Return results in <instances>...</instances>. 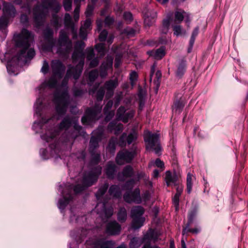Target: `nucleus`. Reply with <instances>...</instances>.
Here are the masks:
<instances>
[{
	"label": "nucleus",
	"mask_w": 248,
	"mask_h": 248,
	"mask_svg": "<svg viewBox=\"0 0 248 248\" xmlns=\"http://www.w3.org/2000/svg\"><path fill=\"white\" fill-rule=\"evenodd\" d=\"M200 232V229L199 228H193V229H190L189 227H187V226H184L183 227V230L182 234L183 235H185L188 232H191L194 234H198Z\"/></svg>",
	"instance_id": "c03bdc74"
},
{
	"label": "nucleus",
	"mask_w": 248,
	"mask_h": 248,
	"mask_svg": "<svg viewBox=\"0 0 248 248\" xmlns=\"http://www.w3.org/2000/svg\"><path fill=\"white\" fill-rule=\"evenodd\" d=\"M132 221L131 223L132 228L134 230L140 229L143 225L145 222V218L144 217H134L132 218Z\"/></svg>",
	"instance_id": "f704fd0d"
},
{
	"label": "nucleus",
	"mask_w": 248,
	"mask_h": 248,
	"mask_svg": "<svg viewBox=\"0 0 248 248\" xmlns=\"http://www.w3.org/2000/svg\"><path fill=\"white\" fill-rule=\"evenodd\" d=\"M134 175L133 167L128 165L125 166L121 172H118L117 178L118 181L124 182L126 178H131Z\"/></svg>",
	"instance_id": "f3484780"
},
{
	"label": "nucleus",
	"mask_w": 248,
	"mask_h": 248,
	"mask_svg": "<svg viewBox=\"0 0 248 248\" xmlns=\"http://www.w3.org/2000/svg\"><path fill=\"white\" fill-rule=\"evenodd\" d=\"M10 19L3 15L0 17V29H3L7 27Z\"/></svg>",
	"instance_id": "864d4df0"
},
{
	"label": "nucleus",
	"mask_w": 248,
	"mask_h": 248,
	"mask_svg": "<svg viewBox=\"0 0 248 248\" xmlns=\"http://www.w3.org/2000/svg\"><path fill=\"white\" fill-rule=\"evenodd\" d=\"M184 106L185 103L181 99H180L174 102L172 109L175 112L180 113L182 111Z\"/></svg>",
	"instance_id": "4c0bfd02"
},
{
	"label": "nucleus",
	"mask_w": 248,
	"mask_h": 248,
	"mask_svg": "<svg viewBox=\"0 0 248 248\" xmlns=\"http://www.w3.org/2000/svg\"><path fill=\"white\" fill-rule=\"evenodd\" d=\"M33 34L27 29L23 28L20 32L15 36V45L21 49L17 53L16 57L18 61L22 58L32 59L35 55L33 48H29L33 40Z\"/></svg>",
	"instance_id": "f03ea898"
},
{
	"label": "nucleus",
	"mask_w": 248,
	"mask_h": 248,
	"mask_svg": "<svg viewBox=\"0 0 248 248\" xmlns=\"http://www.w3.org/2000/svg\"><path fill=\"white\" fill-rule=\"evenodd\" d=\"M94 49L92 47H89L87 49L86 59L87 61H90L93 58H95Z\"/></svg>",
	"instance_id": "e2e57ef3"
},
{
	"label": "nucleus",
	"mask_w": 248,
	"mask_h": 248,
	"mask_svg": "<svg viewBox=\"0 0 248 248\" xmlns=\"http://www.w3.org/2000/svg\"><path fill=\"white\" fill-rule=\"evenodd\" d=\"M64 22L66 26H70L72 27L73 31L74 30V24L72 21V17L68 13H66L64 16Z\"/></svg>",
	"instance_id": "de8ad7c7"
},
{
	"label": "nucleus",
	"mask_w": 248,
	"mask_h": 248,
	"mask_svg": "<svg viewBox=\"0 0 248 248\" xmlns=\"http://www.w3.org/2000/svg\"><path fill=\"white\" fill-rule=\"evenodd\" d=\"M101 172L102 167L100 166H97L84 175L81 184L68 185L63 192V194L65 195L59 201V208L60 209H65L70 202L73 200V196L71 194L72 190L75 194L81 193L97 182Z\"/></svg>",
	"instance_id": "f257e3e1"
},
{
	"label": "nucleus",
	"mask_w": 248,
	"mask_h": 248,
	"mask_svg": "<svg viewBox=\"0 0 248 248\" xmlns=\"http://www.w3.org/2000/svg\"><path fill=\"white\" fill-rule=\"evenodd\" d=\"M126 143V133L124 132L120 136L118 144L120 146L124 147Z\"/></svg>",
	"instance_id": "052dcab7"
},
{
	"label": "nucleus",
	"mask_w": 248,
	"mask_h": 248,
	"mask_svg": "<svg viewBox=\"0 0 248 248\" xmlns=\"http://www.w3.org/2000/svg\"><path fill=\"white\" fill-rule=\"evenodd\" d=\"M140 197L142 200V202H143L144 203H146L150 199L151 194L148 190H146L142 194L141 196Z\"/></svg>",
	"instance_id": "774afa93"
},
{
	"label": "nucleus",
	"mask_w": 248,
	"mask_h": 248,
	"mask_svg": "<svg viewBox=\"0 0 248 248\" xmlns=\"http://www.w3.org/2000/svg\"><path fill=\"white\" fill-rule=\"evenodd\" d=\"M43 6L46 9H50L54 13L52 15L50 21L51 25L56 29H58L60 24L57 13L59 12L61 6L56 0H41Z\"/></svg>",
	"instance_id": "423d86ee"
},
{
	"label": "nucleus",
	"mask_w": 248,
	"mask_h": 248,
	"mask_svg": "<svg viewBox=\"0 0 248 248\" xmlns=\"http://www.w3.org/2000/svg\"><path fill=\"white\" fill-rule=\"evenodd\" d=\"M91 155L90 164L91 165H97L101 160V155L100 153H95L93 152V153H90Z\"/></svg>",
	"instance_id": "ea45409f"
},
{
	"label": "nucleus",
	"mask_w": 248,
	"mask_h": 248,
	"mask_svg": "<svg viewBox=\"0 0 248 248\" xmlns=\"http://www.w3.org/2000/svg\"><path fill=\"white\" fill-rule=\"evenodd\" d=\"M178 177L176 175H172L170 171L166 172L165 180L168 186L171 184L176 185Z\"/></svg>",
	"instance_id": "2f4dec72"
},
{
	"label": "nucleus",
	"mask_w": 248,
	"mask_h": 248,
	"mask_svg": "<svg viewBox=\"0 0 248 248\" xmlns=\"http://www.w3.org/2000/svg\"><path fill=\"white\" fill-rule=\"evenodd\" d=\"M54 102L55 104V110L59 117L65 115L70 104L67 88L55 91L54 93Z\"/></svg>",
	"instance_id": "7ed1b4c3"
},
{
	"label": "nucleus",
	"mask_w": 248,
	"mask_h": 248,
	"mask_svg": "<svg viewBox=\"0 0 248 248\" xmlns=\"http://www.w3.org/2000/svg\"><path fill=\"white\" fill-rule=\"evenodd\" d=\"M181 196L175 194L172 198V202L175 210L177 211L179 208V199Z\"/></svg>",
	"instance_id": "0e129e2a"
},
{
	"label": "nucleus",
	"mask_w": 248,
	"mask_h": 248,
	"mask_svg": "<svg viewBox=\"0 0 248 248\" xmlns=\"http://www.w3.org/2000/svg\"><path fill=\"white\" fill-rule=\"evenodd\" d=\"M75 121H76L75 117L67 115L62 119L61 123L58 124L57 127L60 131H66L70 128Z\"/></svg>",
	"instance_id": "aec40b11"
},
{
	"label": "nucleus",
	"mask_w": 248,
	"mask_h": 248,
	"mask_svg": "<svg viewBox=\"0 0 248 248\" xmlns=\"http://www.w3.org/2000/svg\"><path fill=\"white\" fill-rule=\"evenodd\" d=\"M117 219L121 223L124 222L127 219V214L125 208L124 207H120L117 213Z\"/></svg>",
	"instance_id": "e433bc0d"
},
{
	"label": "nucleus",
	"mask_w": 248,
	"mask_h": 248,
	"mask_svg": "<svg viewBox=\"0 0 248 248\" xmlns=\"http://www.w3.org/2000/svg\"><path fill=\"white\" fill-rule=\"evenodd\" d=\"M136 33L137 31L130 27H127L125 28L123 31V33L126 35L128 37L134 36Z\"/></svg>",
	"instance_id": "603ef678"
},
{
	"label": "nucleus",
	"mask_w": 248,
	"mask_h": 248,
	"mask_svg": "<svg viewBox=\"0 0 248 248\" xmlns=\"http://www.w3.org/2000/svg\"><path fill=\"white\" fill-rule=\"evenodd\" d=\"M105 115V121L107 122L110 121L114 117L115 114V111L111 110L110 111H107L106 113H104Z\"/></svg>",
	"instance_id": "338daca9"
},
{
	"label": "nucleus",
	"mask_w": 248,
	"mask_h": 248,
	"mask_svg": "<svg viewBox=\"0 0 248 248\" xmlns=\"http://www.w3.org/2000/svg\"><path fill=\"white\" fill-rule=\"evenodd\" d=\"M116 171V165L112 162H108L107 165L105 170L107 177L109 179H113L115 177Z\"/></svg>",
	"instance_id": "cd10ccee"
},
{
	"label": "nucleus",
	"mask_w": 248,
	"mask_h": 248,
	"mask_svg": "<svg viewBox=\"0 0 248 248\" xmlns=\"http://www.w3.org/2000/svg\"><path fill=\"white\" fill-rule=\"evenodd\" d=\"M118 142L117 138L112 137L109 140L108 145L107 147V151L113 155L116 150V145Z\"/></svg>",
	"instance_id": "c9c22d12"
},
{
	"label": "nucleus",
	"mask_w": 248,
	"mask_h": 248,
	"mask_svg": "<svg viewBox=\"0 0 248 248\" xmlns=\"http://www.w3.org/2000/svg\"><path fill=\"white\" fill-rule=\"evenodd\" d=\"M159 235L158 233L152 229H150L146 232L144 236V239L148 241H153L156 242L158 240Z\"/></svg>",
	"instance_id": "c756f323"
},
{
	"label": "nucleus",
	"mask_w": 248,
	"mask_h": 248,
	"mask_svg": "<svg viewBox=\"0 0 248 248\" xmlns=\"http://www.w3.org/2000/svg\"><path fill=\"white\" fill-rule=\"evenodd\" d=\"M51 67L53 76L58 78H61L65 70V67L64 64L60 60H52Z\"/></svg>",
	"instance_id": "ddd939ff"
},
{
	"label": "nucleus",
	"mask_w": 248,
	"mask_h": 248,
	"mask_svg": "<svg viewBox=\"0 0 248 248\" xmlns=\"http://www.w3.org/2000/svg\"><path fill=\"white\" fill-rule=\"evenodd\" d=\"M57 84V80L56 79L55 77H54L53 76L50 78L46 82V86L51 88H54L56 87Z\"/></svg>",
	"instance_id": "5fc2aeb1"
},
{
	"label": "nucleus",
	"mask_w": 248,
	"mask_h": 248,
	"mask_svg": "<svg viewBox=\"0 0 248 248\" xmlns=\"http://www.w3.org/2000/svg\"><path fill=\"white\" fill-rule=\"evenodd\" d=\"M154 165L157 167L161 169L162 170H164L165 168L164 162L159 158L156 159L155 162L152 161L150 162L148 164V167L151 168Z\"/></svg>",
	"instance_id": "3c124183"
},
{
	"label": "nucleus",
	"mask_w": 248,
	"mask_h": 248,
	"mask_svg": "<svg viewBox=\"0 0 248 248\" xmlns=\"http://www.w3.org/2000/svg\"><path fill=\"white\" fill-rule=\"evenodd\" d=\"M192 174L188 173L186 177V191L188 194H190L192 190Z\"/></svg>",
	"instance_id": "09e8293b"
},
{
	"label": "nucleus",
	"mask_w": 248,
	"mask_h": 248,
	"mask_svg": "<svg viewBox=\"0 0 248 248\" xmlns=\"http://www.w3.org/2000/svg\"><path fill=\"white\" fill-rule=\"evenodd\" d=\"M102 204L106 217L109 218L111 217L113 214V208L112 207L106 208L105 202H103Z\"/></svg>",
	"instance_id": "4d7b16f0"
},
{
	"label": "nucleus",
	"mask_w": 248,
	"mask_h": 248,
	"mask_svg": "<svg viewBox=\"0 0 248 248\" xmlns=\"http://www.w3.org/2000/svg\"><path fill=\"white\" fill-rule=\"evenodd\" d=\"M135 114V110L131 109L126 112V109L124 106H120L116 111V118L118 120L121 121L124 123H127L129 120L132 119Z\"/></svg>",
	"instance_id": "9b49d317"
},
{
	"label": "nucleus",
	"mask_w": 248,
	"mask_h": 248,
	"mask_svg": "<svg viewBox=\"0 0 248 248\" xmlns=\"http://www.w3.org/2000/svg\"><path fill=\"white\" fill-rule=\"evenodd\" d=\"M118 86V81L117 78L110 79L105 82L103 87L107 91L106 97L107 99L111 98L113 95L114 90Z\"/></svg>",
	"instance_id": "2eb2a0df"
},
{
	"label": "nucleus",
	"mask_w": 248,
	"mask_h": 248,
	"mask_svg": "<svg viewBox=\"0 0 248 248\" xmlns=\"http://www.w3.org/2000/svg\"><path fill=\"white\" fill-rule=\"evenodd\" d=\"M197 214V211L196 209H194L190 211L188 214L187 216V222L186 226L187 227H190L191 224L193 222Z\"/></svg>",
	"instance_id": "a19ab883"
},
{
	"label": "nucleus",
	"mask_w": 248,
	"mask_h": 248,
	"mask_svg": "<svg viewBox=\"0 0 248 248\" xmlns=\"http://www.w3.org/2000/svg\"><path fill=\"white\" fill-rule=\"evenodd\" d=\"M54 31L49 27L47 26L43 31V35L46 44L44 46L45 49L48 51H51L55 46L56 40L53 38Z\"/></svg>",
	"instance_id": "1a4fd4ad"
},
{
	"label": "nucleus",
	"mask_w": 248,
	"mask_h": 248,
	"mask_svg": "<svg viewBox=\"0 0 248 248\" xmlns=\"http://www.w3.org/2000/svg\"><path fill=\"white\" fill-rule=\"evenodd\" d=\"M83 61L78 63L75 66H70L67 70H70V78L77 80L81 76L84 66Z\"/></svg>",
	"instance_id": "4be33fe9"
},
{
	"label": "nucleus",
	"mask_w": 248,
	"mask_h": 248,
	"mask_svg": "<svg viewBox=\"0 0 248 248\" xmlns=\"http://www.w3.org/2000/svg\"><path fill=\"white\" fill-rule=\"evenodd\" d=\"M138 138V133L135 130H133L132 132L128 135H126V142L128 145L136 141Z\"/></svg>",
	"instance_id": "79ce46f5"
},
{
	"label": "nucleus",
	"mask_w": 248,
	"mask_h": 248,
	"mask_svg": "<svg viewBox=\"0 0 248 248\" xmlns=\"http://www.w3.org/2000/svg\"><path fill=\"white\" fill-rule=\"evenodd\" d=\"M145 210L141 206H136L133 207L131 210V217L132 218L134 217H142V215L144 214Z\"/></svg>",
	"instance_id": "7c9ffc66"
},
{
	"label": "nucleus",
	"mask_w": 248,
	"mask_h": 248,
	"mask_svg": "<svg viewBox=\"0 0 248 248\" xmlns=\"http://www.w3.org/2000/svg\"><path fill=\"white\" fill-rule=\"evenodd\" d=\"M113 61V58L112 56L109 55L107 56L106 61L102 63L100 67V76L101 77L104 78L107 75V70L112 67Z\"/></svg>",
	"instance_id": "412c9836"
},
{
	"label": "nucleus",
	"mask_w": 248,
	"mask_h": 248,
	"mask_svg": "<svg viewBox=\"0 0 248 248\" xmlns=\"http://www.w3.org/2000/svg\"><path fill=\"white\" fill-rule=\"evenodd\" d=\"M102 108L95 105L93 108H87L85 111V115L81 118L83 124H88L94 121L99 120L101 117Z\"/></svg>",
	"instance_id": "6e6552de"
},
{
	"label": "nucleus",
	"mask_w": 248,
	"mask_h": 248,
	"mask_svg": "<svg viewBox=\"0 0 248 248\" xmlns=\"http://www.w3.org/2000/svg\"><path fill=\"white\" fill-rule=\"evenodd\" d=\"M3 16L9 18H14L16 14V10L11 3L4 1L3 2Z\"/></svg>",
	"instance_id": "5701e85b"
},
{
	"label": "nucleus",
	"mask_w": 248,
	"mask_h": 248,
	"mask_svg": "<svg viewBox=\"0 0 248 248\" xmlns=\"http://www.w3.org/2000/svg\"><path fill=\"white\" fill-rule=\"evenodd\" d=\"M115 242L113 240H108L106 238H99L94 242L95 248H113Z\"/></svg>",
	"instance_id": "b1692460"
},
{
	"label": "nucleus",
	"mask_w": 248,
	"mask_h": 248,
	"mask_svg": "<svg viewBox=\"0 0 248 248\" xmlns=\"http://www.w3.org/2000/svg\"><path fill=\"white\" fill-rule=\"evenodd\" d=\"M99 83H95V84L93 86V87L89 91V94L91 95H93L96 92V98L98 101H101L104 98L105 93V90L104 87H100L97 91V89L98 88L99 86Z\"/></svg>",
	"instance_id": "a878e982"
},
{
	"label": "nucleus",
	"mask_w": 248,
	"mask_h": 248,
	"mask_svg": "<svg viewBox=\"0 0 248 248\" xmlns=\"http://www.w3.org/2000/svg\"><path fill=\"white\" fill-rule=\"evenodd\" d=\"M144 17V23L145 26L150 27L155 22L157 17V13L154 10L144 9L142 12Z\"/></svg>",
	"instance_id": "4468645a"
},
{
	"label": "nucleus",
	"mask_w": 248,
	"mask_h": 248,
	"mask_svg": "<svg viewBox=\"0 0 248 248\" xmlns=\"http://www.w3.org/2000/svg\"><path fill=\"white\" fill-rule=\"evenodd\" d=\"M84 93L85 91L84 90L77 87H75L73 88V94L75 97H81Z\"/></svg>",
	"instance_id": "680f3d73"
},
{
	"label": "nucleus",
	"mask_w": 248,
	"mask_h": 248,
	"mask_svg": "<svg viewBox=\"0 0 248 248\" xmlns=\"http://www.w3.org/2000/svg\"><path fill=\"white\" fill-rule=\"evenodd\" d=\"M144 140L146 143L147 150H153L156 154H158L161 152V147L158 134L152 133L149 131H145Z\"/></svg>",
	"instance_id": "39448f33"
},
{
	"label": "nucleus",
	"mask_w": 248,
	"mask_h": 248,
	"mask_svg": "<svg viewBox=\"0 0 248 248\" xmlns=\"http://www.w3.org/2000/svg\"><path fill=\"white\" fill-rule=\"evenodd\" d=\"M173 34L176 36H180L182 34H185L186 31L180 25H174L172 26Z\"/></svg>",
	"instance_id": "37998d69"
},
{
	"label": "nucleus",
	"mask_w": 248,
	"mask_h": 248,
	"mask_svg": "<svg viewBox=\"0 0 248 248\" xmlns=\"http://www.w3.org/2000/svg\"><path fill=\"white\" fill-rule=\"evenodd\" d=\"M84 58L83 51L78 50L77 49L76 50L74 49L72 55V59L74 63L76 62L78 60H79V62L83 61V64H84Z\"/></svg>",
	"instance_id": "72a5a7b5"
},
{
	"label": "nucleus",
	"mask_w": 248,
	"mask_h": 248,
	"mask_svg": "<svg viewBox=\"0 0 248 248\" xmlns=\"http://www.w3.org/2000/svg\"><path fill=\"white\" fill-rule=\"evenodd\" d=\"M185 14L186 12L184 11H176L174 14L175 21L179 23H181L185 18Z\"/></svg>",
	"instance_id": "49530a36"
},
{
	"label": "nucleus",
	"mask_w": 248,
	"mask_h": 248,
	"mask_svg": "<svg viewBox=\"0 0 248 248\" xmlns=\"http://www.w3.org/2000/svg\"><path fill=\"white\" fill-rule=\"evenodd\" d=\"M148 178L144 172L138 171L135 178H131L125 182L123 188L127 191L131 190L137 182H139L141 179L146 180Z\"/></svg>",
	"instance_id": "f8f14e48"
},
{
	"label": "nucleus",
	"mask_w": 248,
	"mask_h": 248,
	"mask_svg": "<svg viewBox=\"0 0 248 248\" xmlns=\"http://www.w3.org/2000/svg\"><path fill=\"white\" fill-rule=\"evenodd\" d=\"M138 78V75L137 72L133 71L130 73L129 79L131 85L133 86Z\"/></svg>",
	"instance_id": "bf43d9fd"
},
{
	"label": "nucleus",
	"mask_w": 248,
	"mask_h": 248,
	"mask_svg": "<svg viewBox=\"0 0 248 248\" xmlns=\"http://www.w3.org/2000/svg\"><path fill=\"white\" fill-rule=\"evenodd\" d=\"M140 246V243L138 238H133L130 242V248H139Z\"/></svg>",
	"instance_id": "13d9d810"
},
{
	"label": "nucleus",
	"mask_w": 248,
	"mask_h": 248,
	"mask_svg": "<svg viewBox=\"0 0 248 248\" xmlns=\"http://www.w3.org/2000/svg\"><path fill=\"white\" fill-rule=\"evenodd\" d=\"M108 187V184L105 183L103 186H100L95 195L97 200H99L106 192Z\"/></svg>",
	"instance_id": "58836bf2"
},
{
	"label": "nucleus",
	"mask_w": 248,
	"mask_h": 248,
	"mask_svg": "<svg viewBox=\"0 0 248 248\" xmlns=\"http://www.w3.org/2000/svg\"><path fill=\"white\" fill-rule=\"evenodd\" d=\"M95 134L96 135L92 136L90 140L89 147L90 153L95 152V150L99 147V142L101 140L103 132L102 130H99L96 131Z\"/></svg>",
	"instance_id": "dca6fc26"
},
{
	"label": "nucleus",
	"mask_w": 248,
	"mask_h": 248,
	"mask_svg": "<svg viewBox=\"0 0 248 248\" xmlns=\"http://www.w3.org/2000/svg\"><path fill=\"white\" fill-rule=\"evenodd\" d=\"M150 56L153 57L156 60L161 59L165 55V49L164 46H161L155 50H152L147 52Z\"/></svg>",
	"instance_id": "bb28decb"
},
{
	"label": "nucleus",
	"mask_w": 248,
	"mask_h": 248,
	"mask_svg": "<svg viewBox=\"0 0 248 248\" xmlns=\"http://www.w3.org/2000/svg\"><path fill=\"white\" fill-rule=\"evenodd\" d=\"M108 193L110 195L112 196L115 198L121 197V190L120 186L118 185H113L111 186L108 189Z\"/></svg>",
	"instance_id": "473e14b6"
},
{
	"label": "nucleus",
	"mask_w": 248,
	"mask_h": 248,
	"mask_svg": "<svg viewBox=\"0 0 248 248\" xmlns=\"http://www.w3.org/2000/svg\"><path fill=\"white\" fill-rule=\"evenodd\" d=\"M132 151L127 150L119 151L116 157V162L119 165H122L124 162L130 163L138 154L137 146L133 144L132 147Z\"/></svg>",
	"instance_id": "0eeeda50"
},
{
	"label": "nucleus",
	"mask_w": 248,
	"mask_h": 248,
	"mask_svg": "<svg viewBox=\"0 0 248 248\" xmlns=\"http://www.w3.org/2000/svg\"><path fill=\"white\" fill-rule=\"evenodd\" d=\"M72 0H63V5L64 8V10L67 11H70L72 9Z\"/></svg>",
	"instance_id": "69168bd1"
},
{
	"label": "nucleus",
	"mask_w": 248,
	"mask_h": 248,
	"mask_svg": "<svg viewBox=\"0 0 248 248\" xmlns=\"http://www.w3.org/2000/svg\"><path fill=\"white\" fill-rule=\"evenodd\" d=\"M187 67L186 60L183 58L179 60L175 72V76L179 78H181L186 72Z\"/></svg>",
	"instance_id": "393cba45"
},
{
	"label": "nucleus",
	"mask_w": 248,
	"mask_h": 248,
	"mask_svg": "<svg viewBox=\"0 0 248 248\" xmlns=\"http://www.w3.org/2000/svg\"><path fill=\"white\" fill-rule=\"evenodd\" d=\"M121 230V225L115 220L110 221L107 224L106 232L110 235H118Z\"/></svg>",
	"instance_id": "6ab92c4d"
},
{
	"label": "nucleus",
	"mask_w": 248,
	"mask_h": 248,
	"mask_svg": "<svg viewBox=\"0 0 248 248\" xmlns=\"http://www.w3.org/2000/svg\"><path fill=\"white\" fill-rule=\"evenodd\" d=\"M46 14L43 11L39 10V7L36 6L33 9L34 21L36 27H40L44 23Z\"/></svg>",
	"instance_id": "a211bd4d"
},
{
	"label": "nucleus",
	"mask_w": 248,
	"mask_h": 248,
	"mask_svg": "<svg viewBox=\"0 0 248 248\" xmlns=\"http://www.w3.org/2000/svg\"><path fill=\"white\" fill-rule=\"evenodd\" d=\"M199 27H196L192 32V34L190 37V39L189 42V46L187 48V53H189L191 52L193 46L196 39V37L199 34Z\"/></svg>",
	"instance_id": "c85d7f7f"
},
{
	"label": "nucleus",
	"mask_w": 248,
	"mask_h": 248,
	"mask_svg": "<svg viewBox=\"0 0 248 248\" xmlns=\"http://www.w3.org/2000/svg\"><path fill=\"white\" fill-rule=\"evenodd\" d=\"M124 201L129 203L140 204L142 202L140 191L139 187L133 190L126 191L123 196Z\"/></svg>",
	"instance_id": "9d476101"
},
{
	"label": "nucleus",
	"mask_w": 248,
	"mask_h": 248,
	"mask_svg": "<svg viewBox=\"0 0 248 248\" xmlns=\"http://www.w3.org/2000/svg\"><path fill=\"white\" fill-rule=\"evenodd\" d=\"M172 16H173L172 12H170L168 14V15L167 16V18L166 19H164L163 20V22H162V26L163 27H165L166 28L167 27V28H169V27L170 25V21L172 19Z\"/></svg>",
	"instance_id": "6e6d98bb"
},
{
	"label": "nucleus",
	"mask_w": 248,
	"mask_h": 248,
	"mask_svg": "<svg viewBox=\"0 0 248 248\" xmlns=\"http://www.w3.org/2000/svg\"><path fill=\"white\" fill-rule=\"evenodd\" d=\"M72 48V42L70 40L66 32L61 30L57 44V53L61 56H67Z\"/></svg>",
	"instance_id": "20e7f679"
},
{
	"label": "nucleus",
	"mask_w": 248,
	"mask_h": 248,
	"mask_svg": "<svg viewBox=\"0 0 248 248\" xmlns=\"http://www.w3.org/2000/svg\"><path fill=\"white\" fill-rule=\"evenodd\" d=\"M98 76V72L97 70L94 69L91 71L89 73V80L90 83H88V84L90 85L92 84L97 78Z\"/></svg>",
	"instance_id": "a18cd8bd"
},
{
	"label": "nucleus",
	"mask_w": 248,
	"mask_h": 248,
	"mask_svg": "<svg viewBox=\"0 0 248 248\" xmlns=\"http://www.w3.org/2000/svg\"><path fill=\"white\" fill-rule=\"evenodd\" d=\"M95 49L100 55V57H103L105 55V45L103 43H99L95 45Z\"/></svg>",
	"instance_id": "8fccbe9b"
}]
</instances>
